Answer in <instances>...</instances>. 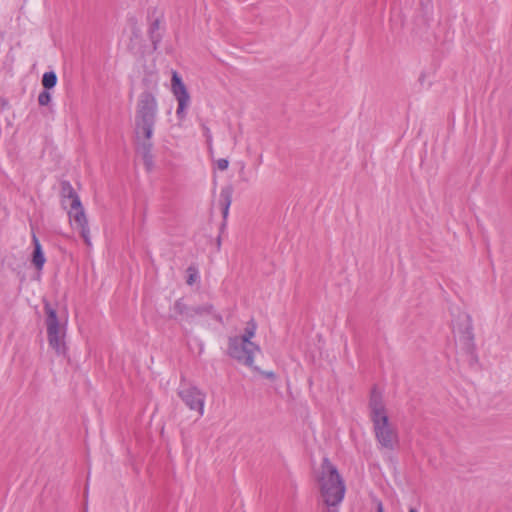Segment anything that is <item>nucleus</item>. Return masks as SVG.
Segmentation results:
<instances>
[{
	"instance_id": "1",
	"label": "nucleus",
	"mask_w": 512,
	"mask_h": 512,
	"mask_svg": "<svg viewBox=\"0 0 512 512\" xmlns=\"http://www.w3.org/2000/svg\"><path fill=\"white\" fill-rule=\"evenodd\" d=\"M158 112V102L156 97L150 92L141 94L135 112L134 133L138 149L141 151L145 162L150 163L151 156V138L153 136L154 126Z\"/></svg>"
},
{
	"instance_id": "2",
	"label": "nucleus",
	"mask_w": 512,
	"mask_h": 512,
	"mask_svg": "<svg viewBox=\"0 0 512 512\" xmlns=\"http://www.w3.org/2000/svg\"><path fill=\"white\" fill-rule=\"evenodd\" d=\"M370 410L378 443L382 448L393 450L398 442L397 431L389 421L381 395L375 390L371 393Z\"/></svg>"
},
{
	"instance_id": "3",
	"label": "nucleus",
	"mask_w": 512,
	"mask_h": 512,
	"mask_svg": "<svg viewBox=\"0 0 512 512\" xmlns=\"http://www.w3.org/2000/svg\"><path fill=\"white\" fill-rule=\"evenodd\" d=\"M318 483L326 505L335 507L341 503L345 494V485L336 467L327 458H324L321 464Z\"/></svg>"
},
{
	"instance_id": "4",
	"label": "nucleus",
	"mask_w": 512,
	"mask_h": 512,
	"mask_svg": "<svg viewBox=\"0 0 512 512\" xmlns=\"http://www.w3.org/2000/svg\"><path fill=\"white\" fill-rule=\"evenodd\" d=\"M256 329V323L251 320L247 323L242 335L229 339V355L249 367L254 364L255 354L260 352V347L251 341L256 334Z\"/></svg>"
},
{
	"instance_id": "5",
	"label": "nucleus",
	"mask_w": 512,
	"mask_h": 512,
	"mask_svg": "<svg viewBox=\"0 0 512 512\" xmlns=\"http://www.w3.org/2000/svg\"><path fill=\"white\" fill-rule=\"evenodd\" d=\"M44 311L49 346L57 355H65L67 350L65 342L67 321L65 319L61 320L56 310L49 303H45Z\"/></svg>"
},
{
	"instance_id": "6",
	"label": "nucleus",
	"mask_w": 512,
	"mask_h": 512,
	"mask_svg": "<svg viewBox=\"0 0 512 512\" xmlns=\"http://www.w3.org/2000/svg\"><path fill=\"white\" fill-rule=\"evenodd\" d=\"M62 193L64 197V204L69 205L68 215L72 225L79 230L84 242L87 245H90L88 221L80 198L68 183L63 184Z\"/></svg>"
},
{
	"instance_id": "7",
	"label": "nucleus",
	"mask_w": 512,
	"mask_h": 512,
	"mask_svg": "<svg viewBox=\"0 0 512 512\" xmlns=\"http://www.w3.org/2000/svg\"><path fill=\"white\" fill-rule=\"evenodd\" d=\"M171 91L177 100L176 117L178 119V126L182 127L184 120L187 116V109L191 104V97L187 91L185 84L176 71L172 73Z\"/></svg>"
},
{
	"instance_id": "8",
	"label": "nucleus",
	"mask_w": 512,
	"mask_h": 512,
	"mask_svg": "<svg viewBox=\"0 0 512 512\" xmlns=\"http://www.w3.org/2000/svg\"><path fill=\"white\" fill-rule=\"evenodd\" d=\"M178 396L185 405L192 411H196L199 416L204 414L205 393L194 386L181 387Z\"/></svg>"
},
{
	"instance_id": "9",
	"label": "nucleus",
	"mask_w": 512,
	"mask_h": 512,
	"mask_svg": "<svg viewBox=\"0 0 512 512\" xmlns=\"http://www.w3.org/2000/svg\"><path fill=\"white\" fill-rule=\"evenodd\" d=\"M33 244H34V251H33V255H32V263L37 268V270H42V268L45 264L46 258L42 251L41 244L35 235H33Z\"/></svg>"
},
{
	"instance_id": "10",
	"label": "nucleus",
	"mask_w": 512,
	"mask_h": 512,
	"mask_svg": "<svg viewBox=\"0 0 512 512\" xmlns=\"http://www.w3.org/2000/svg\"><path fill=\"white\" fill-rule=\"evenodd\" d=\"M57 83V76L54 72H45L42 77V85L45 89L53 88Z\"/></svg>"
},
{
	"instance_id": "11",
	"label": "nucleus",
	"mask_w": 512,
	"mask_h": 512,
	"mask_svg": "<svg viewBox=\"0 0 512 512\" xmlns=\"http://www.w3.org/2000/svg\"><path fill=\"white\" fill-rule=\"evenodd\" d=\"M187 274H188V276H187V284L188 285H193L199 279V272L193 266L188 267Z\"/></svg>"
},
{
	"instance_id": "12",
	"label": "nucleus",
	"mask_w": 512,
	"mask_h": 512,
	"mask_svg": "<svg viewBox=\"0 0 512 512\" xmlns=\"http://www.w3.org/2000/svg\"><path fill=\"white\" fill-rule=\"evenodd\" d=\"M51 101V94L48 91H43L38 96V102L41 106H46Z\"/></svg>"
},
{
	"instance_id": "13",
	"label": "nucleus",
	"mask_w": 512,
	"mask_h": 512,
	"mask_svg": "<svg viewBox=\"0 0 512 512\" xmlns=\"http://www.w3.org/2000/svg\"><path fill=\"white\" fill-rule=\"evenodd\" d=\"M224 208H223V217L226 218L229 212V206L231 204V196L229 193H226L224 196Z\"/></svg>"
},
{
	"instance_id": "14",
	"label": "nucleus",
	"mask_w": 512,
	"mask_h": 512,
	"mask_svg": "<svg viewBox=\"0 0 512 512\" xmlns=\"http://www.w3.org/2000/svg\"><path fill=\"white\" fill-rule=\"evenodd\" d=\"M216 167L221 170V171H224L228 168L229 166V161L227 159H224V158H221V159H218L216 162Z\"/></svg>"
},
{
	"instance_id": "15",
	"label": "nucleus",
	"mask_w": 512,
	"mask_h": 512,
	"mask_svg": "<svg viewBox=\"0 0 512 512\" xmlns=\"http://www.w3.org/2000/svg\"><path fill=\"white\" fill-rule=\"evenodd\" d=\"M203 130H204L205 136L207 137V140L210 141L211 140V134H210L209 128L206 127V126H203Z\"/></svg>"
},
{
	"instance_id": "16",
	"label": "nucleus",
	"mask_w": 512,
	"mask_h": 512,
	"mask_svg": "<svg viewBox=\"0 0 512 512\" xmlns=\"http://www.w3.org/2000/svg\"><path fill=\"white\" fill-rule=\"evenodd\" d=\"M264 375L267 377V378H274L275 377V374L273 372H265Z\"/></svg>"
},
{
	"instance_id": "17",
	"label": "nucleus",
	"mask_w": 512,
	"mask_h": 512,
	"mask_svg": "<svg viewBox=\"0 0 512 512\" xmlns=\"http://www.w3.org/2000/svg\"><path fill=\"white\" fill-rule=\"evenodd\" d=\"M377 512H384L383 505L381 502H379L377 505Z\"/></svg>"
},
{
	"instance_id": "18",
	"label": "nucleus",
	"mask_w": 512,
	"mask_h": 512,
	"mask_svg": "<svg viewBox=\"0 0 512 512\" xmlns=\"http://www.w3.org/2000/svg\"><path fill=\"white\" fill-rule=\"evenodd\" d=\"M328 512H337L336 509L333 507L332 509H329Z\"/></svg>"
},
{
	"instance_id": "19",
	"label": "nucleus",
	"mask_w": 512,
	"mask_h": 512,
	"mask_svg": "<svg viewBox=\"0 0 512 512\" xmlns=\"http://www.w3.org/2000/svg\"><path fill=\"white\" fill-rule=\"evenodd\" d=\"M409 512H417V510H416V509H414V508H411V509L409 510Z\"/></svg>"
}]
</instances>
